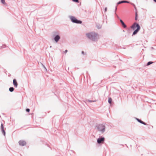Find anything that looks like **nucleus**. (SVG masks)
Here are the masks:
<instances>
[{
    "mask_svg": "<svg viewBox=\"0 0 156 156\" xmlns=\"http://www.w3.org/2000/svg\"><path fill=\"white\" fill-rule=\"evenodd\" d=\"M87 37L93 41H97L99 39V35L95 32H91L86 34Z\"/></svg>",
    "mask_w": 156,
    "mask_h": 156,
    "instance_id": "1",
    "label": "nucleus"
},
{
    "mask_svg": "<svg viewBox=\"0 0 156 156\" xmlns=\"http://www.w3.org/2000/svg\"><path fill=\"white\" fill-rule=\"evenodd\" d=\"M96 128L97 131L101 134L103 133L105 131L106 126L104 124H100L97 125Z\"/></svg>",
    "mask_w": 156,
    "mask_h": 156,
    "instance_id": "2",
    "label": "nucleus"
},
{
    "mask_svg": "<svg viewBox=\"0 0 156 156\" xmlns=\"http://www.w3.org/2000/svg\"><path fill=\"white\" fill-rule=\"evenodd\" d=\"M136 27L137 29L133 31L132 35V36L137 33L140 29V27L139 25L136 23H134L131 27V28L133 30H134Z\"/></svg>",
    "mask_w": 156,
    "mask_h": 156,
    "instance_id": "3",
    "label": "nucleus"
},
{
    "mask_svg": "<svg viewBox=\"0 0 156 156\" xmlns=\"http://www.w3.org/2000/svg\"><path fill=\"white\" fill-rule=\"evenodd\" d=\"M69 18L73 23L77 24H81L82 23L81 21L77 20L75 17L73 16H69Z\"/></svg>",
    "mask_w": 156,
    "mask_h": 156,
    "instance_id": "4",
    "label": "nucleus"
},
{
    "mask_svg": "<svg viewBox=\"0 0 156 156\" xmlns=\"http://www.w3.org/2000/svg\"><path fill=\"white\" fill-rule=\"evenodd\" d=\"M53 37H54V40L56 43H57L60 39V37L59 35V33L57 32H55L53 34Z\"/></svg>",
    "mask_w": 156,
    "mask_h": 156,
    "instance_id": "5",
    "label": "nucleus"
},
{
    "mask_svg": "<svg viewBox=\"0 0 156 156\" xmlns=\"http://www.w3.org/2000/svg\"><path fill=\"white\" fill-rule=\"evenodd\" d=\"M105 139L104 137H100L97 139V142L98 144H100L104 142Z\"/></svg>",
    "mask_w": 156,
    "mask_h": 156,
    "instance_id": "6",
    "label": "nucleus"
},
{
    "mask_svg": "<svg viewBox=\"0 0 156 156\" xmlns=\"http://www.w3.org/2000/svg\"><path fill=\"white\" fill-rule=\"evenodd\" d=\"M19 145L22 146H24L26 145V143L24 140H20L19 141Z\"/></svg>",
    "mask_w": 156,
    "mask_h": 156,
    "instance_id": "7",
    "label": "nucleus"
},
{
    "mask_svg": "<svg viewBox=\"0 0 156 156\" xmlns=\"http://www.w3.org/2000/svg\"><path fill=\"white\" fill-rule=\"evenodd\" d=\"M1 129L2 134L5 136V132L4 129L3 124L2 123L1 125Z\"/></svg>",
    "mask_w": 156,
    "mask_h": 156,
    "instance_id": "8",
    "label": "nucleus"
},
{
    "mask_svg": "<svg viewBox=\"0 0 156 156\" xmlns=\"http://www.w3.org/2000/svg\"><path fill=\"white\" fill-rule=\"evenodd\" d=\"M130 3V2H129L128 1H126V0H122V1H121L117 3V5H118L119 4L122 3Z\"/></svg>",
    "mask_w": 156,
    "mask_h": 156,
    "instance_id": "9",
    "label": "nucleus"
},
{
    "mask_svg": "<svg viewBox=\"0 0 156 156\" xmlns=\"http://www.w3.org/2000/svg\"><path fill=\"white\" fill-rule=\"evenodd\" d=\"M135 118L139 122L145 125H147L146 123L140 120L139 119L137 118Z\"/></svg>",
    "mask_w": 156,
    "mask_h": 156,
    "instance_id": "10",
    "label": "nucleus"
},
{
    "mask_svg": "<svg viewBox=\"0 0 156 156\" xmlns=\"http://www.w3.org/2000/svg\"><path fill=\"white\" fill-rule=\"evenodd\" d=\"M120 21L121 22L122 27L124 28H126V26L123 21L121 19H120Z\"/></svg>",
    "mask_w": 156,
    "mask_h": 156,
    "instance_id": "11",
    "label": "nucleus"
},
{
    "mask_svg": "<svg viewBox=\"0 0 156 156\" xmlns=\"http://www.w3.org/2000/svg\"><path fill=\"white\" fill-rule=\"evenodd\" d=\"M13 84L16 87H17L18 86V83L16 79H14L13 80Z\"/></svg>",
    "mask_w": 156,
    "mask_h": 156,
    "instance_id": "12",
    "label": "nucleus"
},
{
    "mask_svg": "<svg viewBox=\"0 0 156 156\" xmlns=\"http://www.w3.org/2000/svg\"><path fill=\"white\" fill-rule=\"evenodd\" d=\"M1 1L4 6L6 7L8 6L7 4L5 2V0H1Z\"/></svg>",
    "mask_w": 156,
    "mask_h": 156,
    "instance_id": "13",
    "label": "nucleus"
},
{
    "mask_svg": "<svg viewBox=\"0 0 156 156\" xmlns=\"http://www.w3.org/2000/svg\"><path fill=\"white\" fill-rule=\"evenodd\" d=\"M9 90L10 92H12L14 91V88L12 87H11L9 88Z\"/></svg>",
    "mask_w": 156,
    "mask_h": 156,
    "instance_id": "14",
    "label": "nucleus"
},
{
    "mask_svg": "<svg viewBox=\"0 0 156 156\" xmlns=\"http://www.w3.org/2000/svg\"><path fill=\"white\" fill-rule=\"evenodd\" d=\"M112 99L111 98H108V102L109 104H111L112 103Z\"/></svg>",
    "mask_w": 156,
    "mask_h": 156,
    "instance_id": "15",
    "label": "nucleus"
},
{
    "mask_svg": "<svg viewBox=\"0 0 156 156\" xmlns=\"http://www.w3.org/2000/svg\"><path fill=\"white\" fill-rule=\"evenodd\" d=\"M117 6H116L115 7V14L117 16V18L119 19H119V16L117 15L116 13V10H117Z\"/></svg>",
    "mask_w": 156,
    "mask_h": 156,
    "instance_id": "16",
    "label": "nucleus"
},
{
    "mask_svg": "<svg viewBox=\"0 0 156 156\" xmlns=\"http://www.w3.org/2000/svg\"><path fill=\"white\" fill-rule=\"evenodd\" d=\"M137 14L136 11V12L135 13V20H137Z\"/></svg>",
    "mask_w": 156,
    "mask_h": 156,
    "instance_id": "17",
    "label": "nucleus"
},
{
    "mask_svg": "<svg viewBox=\"0 0 156 156\" xmlns=\"http://www.w3.org/2000/svg\"><path fill=\"white\" fill-rule=\"evenodd\" d=\"M130 3L131 4L134 6V8L135 10H136V11L137 12V9H136V7L135 5L133 3H131L130 2Z\"/></svg>",
    "mask_w": 156,
    "mask_h": 156,
    "instance_id": "18",
    "label": "nucleus"
},
{
    "mask_svg": "<svg viewBox=\"0 0 156 156\" xmlns=\"http://www.w3.org/2000/svg\"><path fill=\"white\" fill-rule=\"evenodd\" d=\"M153 62H151V61H149V62H148L147 63V66H149L152 64L153 63Z\"/></svg>",
    "mask_w": 156,
    "mask_h": 156,
    "instance_id": "19",
    "label": "nucleus"
},
{
    "mask_svg": "<svg viewBox=\"0 0 156 156\" xmlns=\"http://www.w3.org/2000/svg\"><path fill=\"white\" fill-rule=\"evenodd\" d=\"M81 53L83 55H86V54H85L84 52V51H82Z\"/></svg>",
    "mask_w": 156,
    "mask_h": 156,
    "instance_id": "20",
    "label": "nucleus"
},
{
    "mask_svg": "<svg viewBox=\"0 0 156 156\" xmlns=\"http://www.w3.org/2000/svg\"><path fill=\"white\" fill-rule=\"evenodd\" d=\"M74 2H79V0H72Z\"/></svg>",
    "mask_w": 156,
    "mask_h": 156,
    "instance_id": "21",
    "label": "nucleus"
},
{
    "mask_svg": "<svg viewBox=\"0 0 156 156\" xmlns=\"http://www.w3.org/2000/svg\"><path fill=\"white\" fill-rule=\"evenodd\" d=\"M88 101H89V102H94L95 101H92V100H88Z\"/></svg>",
    "mask_w": 156,
    "mask_h": 156,
    "instance_id": "22",
    "label": "nucleus"
},
{
    "mask_svg": "<svg viewBox=\"0 0 156 156\" xmlns=\"http://www.w3.org/2000/svg\"><path fill=\"white\" fill-rule=\"evenodd\" d=\"M30 109L29 108H27L26 109V111L27 112H30Z\"/></svg>",
    "mask_w": 156,
    "mask_h": 156,
    "instance_id": "23",
    "label": "nucleus"
},
{
    "mask_svg": "<svg viewBox=\"0 0 156 156\" xmlns=\"http://www.w3.org/2000/svg\"><path fill=\"white\" fill-rule=\"evenodd\" d=\"M107 11V8H105V11H104V12H106Z\"/></svg>",
    "mask_w": 156,
    "mask_h": 156,
    "instance_id": "24",
    "label": "nucleus"
},
{
    "mask_svg": "<svg viewBox=\"0 0 156 156\" xmlns=\"http://www.w3.org/2000/svg\"><path fill=\"white\" fill-rule=\"evenodd\" d=\"M5 45H3L2 47V48H5Z\"/></svg>",
    "mask_w": 156,
    "mask_h": 156,
    "instance_id": "25",
    "label": "nucleus"
},
{
    "mask_svg": "<svg viewBox=\"0 0 156 156\" xmlns=\"http://www.w3.org/2000/svg\"><path fill=\"white\" fill-rule=\"evenodd\" d=\"M67 52H68L67 50H65L64 52L65 53H66Z\"/></svg>",
    "mask_w": 156,
    "mask_h": 156,
    "instance_id": "26",
    "label": "nucleus"
},
{
    "mask_svg": "<svg viewBox=\"0 0 156 156\" xmlns=\"http://www.w3.org/2000/svg\"><path fill=\"white\" fill-rule=\"evenodd\" d=\"M153 1H154V2H156V0H153Z\"/></svg>",
    "mask_w": 156,
    "mask_h": 156,
    "instance_id": "27",
    "label": "nucleus"
},
{
    "mask_svg": "<svg viewBox=\"0 0 156 156\" xmlns=\"http://www.w3.org/2000/svg\"><path fill=\"white\" fill-rule=\"evenodd\" d=\"M98 28V29H100V28H101V27H97Z\"/></svg>",
    "mask_w": 156,
    "mask_h": 156,
    "instance_id": "28",
    "label": "nucleus"
},
{
    "mask_svg": "<svg viewBox=\"0 0 156 156\" xmlns=\"http://www.w3.org/2000/svg\"><path fill=\"white\" fill-rule=\"evenodd\" d=\"M44 68L45 69H46V68L44 66Z\"/></svg>",
    "mask_w": 156,
    "mask_h": 156,
    "instance_id": "29",
    "label": "nucleus"
},
{
    "mask_svg": "<svg viewBox=\"0 0 156 156\" xmlns=\"http://www.w3.org/2000/svg\"><path fill=\"white\" fill-rule=\"evenodd\" d=\"M50 48H51V46H50Z\"/></svg>",
    "mask_w": 156,
    "mask_h": 156,
    "instance_id": "30",
    "label": "nucleus"
},
{
    "mask_svg": "<svg viewBox=\"0 0 156 156\" xmlns=\"http://www.w3.org/2000/svg\"><path fill=\"white\" fill-rule=\"evenodd\" d=\"M123 32H125V31L124 30H123Z\"/></svg>",
    "mask_w": 156,
    "mask_h": 156,
    "instance_id": "31",
    "label": "nucleus"
}]
</instances>
